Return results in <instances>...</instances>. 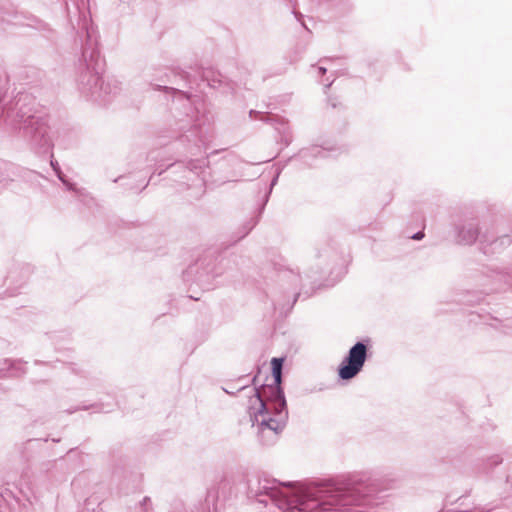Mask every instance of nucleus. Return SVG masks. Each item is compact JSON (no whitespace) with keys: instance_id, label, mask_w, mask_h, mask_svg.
Wrapping results in <instances>:
<instances>
[{"instance_id":"nucleus-1","label":"nucleus","mask_w":512,"mask_h":512,"mask_svg":"<svg viewBox=\"0 0 512 512\" xmlns=\"http://www.w3.org/2000/svg\"><path fill=\"white\" fill-rule=\"evenodd\" d=\"M370 492L362 484L339 487L334 483L300 484L284 491L264 480L252 487L249 494L258 512H344L362 504Z\"/></svg>"},{"instance_id":"nucleus-2","label":"nucleus","mask_w":512,"mask_h":512,"mask_svg":"<svg viewBox=\"0 0 512 512\" xmlns=\"http://www.w3.org/2000/svg\"><path fill=\"white\" fill-rule=\"evenodd\" d=\"M271 364L275 386L268 387L272 392L269 403L263 400L259 390L255 387L244 386L240 389L248 398L247 413L252 427L256 428L258 439L263 445L274 444L288 420L286 399L281 388L283 359L273 358Z\"/></svg>"},{"instance_id":"nucleus-3","label":"nucleus","mask_w":512,"mask_h":512,"mask_svg":"<svg viewBox=\"0 0 512 512\" xmlns=\"http://www.w3.org/2000/svg\"><path fill=\"white\" fill-rule=\"evenodd\" d=\"M85 30L86 41L77 67V86L82 94L95 101H105L111 88L109 84L104 85L101 77L104 60L98 48V33L92 24L85 25Z\"/></svg>"},{"instance_id":"nucleus-4","label":"nucleus","mask_w":512,"mask_h":512,"mask_svg":"<svg viewBox=\"0 0 512 512\" xmlns=\"http://www.w3.org/2000/svg\"><path fill=\"white\" fill-rule=\"evenodd\" d=\"M6 121L14 129L23 130L24 136L29 138L34 145L40 148L51 146L48 127L39 117L28 114L27 111L20 108L15 114H8Z\"/></svg>"},{"instance_id":"nucleus-5","label":"nucleus","mask_w":512,"mask_h":512,"mask_svg":"<svg viewBox=\"0 0 512 512\" xmlns=\"http://www.w3.org/2000/svg\"><path fill=\"white\" fill-rule=\"evenodd\" d=\"M367 358V346L362 342L353 345L348 355L343 359L338 369V375L342 380L354 378L363 368Z\"/></svg>"},{"instance_id":"nucleus-6","label":"nucleus","mask_w":512,"mask_h":512,"mask_svg":"<svg viewBox=\"0 0 512 512\" xmlns=\"http://www.w3.org/2000/svg\"><path fill=\"white\" fill-rule=\"evenodd\" d=\"M479 236V230L475 223L463 224L458 229V242L462 244H473Z\"/></svg>"},{"instance_id":"nucleus-7","label":"nucleus","mask_w":512,"mask_h":512,"mask_svg":"<svg viewBox=\"0 0 512 512\" xmlns=\"http://www.w3.org/2000/svg\"><path fill=\"white\" fill-rule=\"evenodd\" d=\"M209 166L208 158L203 159H194L190 160L187 163V168L189 171L199 175L201 172H203L207 167Z\"/></svg>"},{"instance_id":"nucleus-8","label":"nucleus","mask_w":512,"mask_h":512,"mask_svg":"<svg viewBox=\"0 0 512 512\" xmlns=\"http://www.w3.org/2000/svg\"><path fill=\"white\" fill-rule=\"evenodd\" d=\"M216 499V493L209 490L206 497V504H201L200 507L196 508V511L192 512H211L210 503L214 504Z\"/></svg>"},{"instance_id":"nucleus-9","label":"nucleus","mask_w":512,"mask_h":512,"mask_svg":"<svg viewBox=\"0 0 512 512\" xmlns=\"http://www.w3.org/2000/svg\"><path fill=\"white\" fill-rule=\"evenodd\" d=\"M5 363L9 365L8 369L11 370V376H18L24 372L23 365L20 362L5 360Z\"/></svg>"},{"instance_id":"nucleus-10","label":"nucleus","mask_w":512,"mask_h":512,"mask_svg":"<svg viewBox=\"0 0 512 512\" xmlns=\"http://www.w3.org/2000/svg\"><path fill=\"white\" fill-rule=\"evenodd\" d=\"M51 166H52L53 170L56 172V174H57L58 178H59V179H60V180L65 184V185H67L69 188H71V187H70V184H68V182L64 179V177H63V175H62V172H61V170H60V167H59L58 162H57V161H53V160H51Z\"/></svg>"},{"instance_id":"nucleus-11","label":"nucleus","mask_w":512,"mask_h":512,"mask_svg":"<svg viewBox=\"0 0 512 512\" xmlns=\"http://www.w3.org/2000/svg\"><path fill=\"white\" fill-rule=\"evenodd\" d=\"M158 88H159V89H164V90H171V91H173L174 93H179V94H181V95H184V93H183V92H181V91H179V90H177V89H174V88H169V87H167V86H158Z\"/></svg>"},{"instance_id":"nucleus-12","label":"nucleus","mask_w":512,"mask_h":512,"mask_svg":"<svg viewBox=\"0 0 512 512\" xmlns=\"http://www.w3.org/2000/svg\"><path fill=\"white\" fill-rule=\"evenodd\" d=\"M150 502H151V501H150V498H149V497H145V498L143 499V501L141 502V506H142V507H144V508H146V507H147V505H148V504H150ZM146 511H147V509H145V512H146Z\"/></svg>"},{"instance_id":"nucleus-13","label":"nucleus","mask_w":512,"mask_h":512,"mask_svg":"<svg viewBox=\"0 0 512 512\" xmlns=\"http://www.w3.org/2000/svg\"><path fill=\"white\" fill-rule=\"evenodd\" d=\"M424 237V234L423 232H417L415 233L413 236H412V239H415V240H420Z\"/></svg>"},{"instance_id":"nucleus-14","label":"nucleus","mask_w":512,"mask_h":512,"mask_svg":"<svg viewBox=\"0 0 512 512\" xmlns=\"http://www.w3.org/2000/svg\"><path fill=\"white\" fill-rule=\"evenodd\" d=\"M480 241L481 242H489V240L487 239L486 235H482Z\"/></svg>"},{"instance_id":"nucleus-15","label":"nucleus","mask_w":512,"mask_h":512,"mask_svg":"<svg viewBox=\"0 0 512 512\" xmlns=\"http://www.w3.org/2000/svg\"><path fill=\"white\" fill-rule=\"evenodd\" d=\"M319 72L321 74H325L326 73V68L325 67H319Z\"/></svg>"},{"instance_id":"nucleus-16","label":"nucleus","mask_w":512,"mask_h":512,"mask_svg":"<svg viewBox=\"0 0 512 512\" xmlns=\"http://www.w3.org/2000/svg\"><path fill=\"white\" fill-rule=\"evenodd\" d=\"M180 75H181L182 78L187 79V74L186 73H181Z\"/></svg>"},{"instance_id":"nucleus-17","label":"nucleus","mask_w":512,"mask_h":512,"mask_svg":"<svg viewBox=\"0 0 512 512\" xmlns=\"http://www.w3.org/2000/svg\"><path fill=\"white\" fill-rule=\"evenodd\" d=\"M276 181H277V178H274L272 183H271V186H273L276 183Z\"/></svg>"},{"instance_id":"nucleus-18","label":"nucleus","mask_w":512,"mask_h":512,"mask_svg":"<svg viewBox=\"0 0 512 512\" xmlns=\"http://www.w3.org/2000/svg\"><path fill=\"white\" fill-rule=\"evenodd\" d=\"M331 85H332V82L328 83V84L326 85V87H327V88H329Z\"/></svg>"}]
</instances>
